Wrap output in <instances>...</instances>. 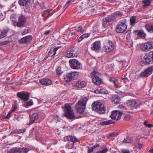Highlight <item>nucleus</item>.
Listing matches in <instances>:
<instances>
[{
    "label": "nucleus",
    "mask_w": 153,
    "mask_h": 153,
    "mask_svg": "<svg viewBox=\"0 0 153 153\" xmlns=\"http://www.w3.org/2000/svg\"><path fill=\"white\" fill-rule=\"evenodd\" d=\"M87 101V98L84 97L81 98L76 104V109L80 113H82L84 111Z\"/></svg>",
    "instance_id": "obj_1"
},
{
    "label": "nucleus",
    "mask_w": 153,
    "mask_h": 153,
    "mask_svg": "<svg viewBox=\"0 0 153 153\" xmlns=\"http://www.w3.org/2000/svg\"><path fill=\"white\" fill-rule=\"evenodd\" d=\"M92 106L93 109L98 114H102L105 112V108L104 105L100 102H94L92 104Z\"/></svg>",
    "instance_id": "obj_2"
},
{
    "label": "nucleus",
    "mask_w": 153,
    "mask_h": 153,
    "mask_svg": "<svg viewBox=\"0 0 153 153\" xmlns=\"http://www.w3.org/2000/svg\"><path fill=\"white\" fill-rule=\"evenodd\" d=\"M64 114L65 116L68 118L73 119L74 118L73 111L71 106L68 104H65L64 106Z\"/></svg>",
    "instance_id": "obj_3"
},
{
    "label": "nucleus",
    "mask_w": 153,
    "mask_h": 153,
    "mask_svg": "<svg viewBox=\"0 0 153 153\" xmlns=\"http://www.w3.org/2000/svg\"><path fill=\"white\" fill-rule=\"evenodd\" d=\"M126 20L124 19L121 21L118 24L116 28V32L118 33H121L124 32L127 29L126 24Z\"/></svg>",
    "instance_id": "obj_4"
},
{
    "label": "nucleus",
    "mask_w": 153,
    "mask_h": 153,
    "mask_svg": "<svg viewBox=\"0 0 153 153\" xmlns=\"http://www.w3.org/2000/svg\"><path fill=\"white\" fill-rule=\"evenodd\" d=\"M69 63L70 67L73 69H79L82 68V64L76 59H71L69 61Z\"/></svg>",
    "instance_id": "obj_5"
},
{
    "label": "nucleus",
    "mask_w": 153,
    "mask_h": 153,
    "mask_svg": "<svg viewBox=\"0 0 153 153\" xmlns=\"http://www.w3.org/2000/svg\"><path fill=\"white\" fill-rule=\"evenodd\" d=\"M141 103V101L138 100L132 99L128 100L127 104L130 108L133 109L139 107Z\"/></svg>",
    "instance_id": "obj_6"
},
{
    "label": "nucleus",
    "mask_w": 153,
    "mask_h": 153,
    "mask_svg": "<svg viewBox=\"0 0 153 153\" xmlns=\"http://www.w3.org/2000/svg\"><path fill=\"white\" fill-rule=\"evenodd\" d=\"M67 139L70 141L73 142L72 143H67L65 145V147L68 149H70L73 148L74 147V144L76 142H79V140L75 136H73L71 135L68 136L67 137Z\"/></svg>",
    "instance_id": "obj_7"
},
{
    "label": "nucleus",
    "mask_w": 153,
    "mask_h": 153,
    "mask_svg": "<svg viewBox=\"0 0 153 153\" xmlns=\"http://www.w3.org/2000/svg\"><path fill=\"white\" fill-rule=\"evenodd\" d=\"M150 52L147 54H146L143 59V61L140 62V64L141 65H144L147 64H149L153 61Z\"/></svg>",
    "instance_id": "obj_8"
},
{
    "label": "nucleus",
    "mask_w": 153,
    "mask_h": 153,
    "mask_svg": "<svg viewBox=\"0 0 153 153\" xmlns=\"http://www.w3.org/2000/svg\"><path fill=\"white\" fill-rule=\"evenodd\" d=\"M39 117L41 119H43L44 117V115L42 112L38 113H33L31 116L30 117V122L31 123H34L35 121L37 120Z\"/></svg>",
    "instance_id": "obj_9"
},
{
    "label": "nucleus",
    "mask_w": 153,
    "mask_h": 153,
    "mask_svg": "<svg viewBox=\"0 0 153 153\" xmlns=\"http://www.w3.org/2000/svg\"><path fill=\"white\" fill-rule=\"evenodd\" d=\"M123 113L118 110H114L112 111L110 117L113 120H119L121 117Z\"/></svg>",
    "instance_id": "obj_10"
},
{
    "label": "nucleus",
    "mask_w": 153,
    "mask_h": 153,
    "mask_svg": "<svg viewBox=\"0 0 153 153\" xmlns=\"http://www.w3.org/2000/svg\"><path fill=\"white\" fill-rule=\"evenodd\" d=\"M153 71V66H151L142 71L140 74V75L141 77H147L152 73Z\"/></svg>",
    "instance_id": "obj_11"
},
{
    "label": "nucleus",
    "mask_w": 153,
    "mask_h": 153,
    "mask_svg": "<svg viewBox=\"0 0 153 153\" xmlns=\"http://www.w3.org/2000/svg\"><path fill=\"white\" fill-rule=\"evenodd\" d=\"M26 21L25 17L23 16H20L18 19V22H15L14 23L15 25H16L17 27H20L24 25Z\"/></svg>",
    "instance_id": "obj_12"
},
{
    "label": "nucleus",
    "mask_w": 153,
    "mask_h": 153,
    "mask_svg": "<svg viewBox=\"0 0 153 153\" xmlns=\"http://www.w3.org/2000/svg\"><path fill=\"white\" fill-rule=\"evenodd\" d=\"M17 96L19 98L25 101L28 100L29 97V94L24 91L18 92Z\"/></svg>",
    "instance_id": "obj_13"
},
{
    "label": "nucleus",
    "mask_w": 153,
    "mask_h": 153,
    "mask_svg": "<svg viewBox=\"0 0 153 153\" xmlns=\"http://www.w3.org/2000/svg\"><path fill=\"white\" fill-rule=\"evenodd\" d=\"M91 49L94 51H98L101 49V42L100 41H96L92 43Z\"/></svg>",
    "instance_id": "obj_14"
},
{
    "label": "nucleus",
    "mask_w": 153,
    "mask_h": 153,
    "mask_svg": "<svg viewBox=\"0 0 153 153\" xmlns=\"http://www.w3.org/2000/svg\"><path fill=\"white\" fill-rule=\"evenodd\" d=\"M109 44L106 45H105L103 47V49L105 50V52L109 53L111 52L114 49V46L112 42L110 41H108Z\"/></svg>",
    "instance_id": "obj_15"
},
{
    "label": "nucleus",
    "mask_w": 153,
    "mask_h": 153,
    "mask_svg": "<svg viewBox=\"0 0 153 153\" xmlns=\"http://www.w3.org/2000/svg\"><path fill=\"white\" fill-rule=\"evenodd\" d=\"M32 37L31 36H28L22 38L19 41L20 43L28 44L32 40Z\"/></svg>",
    "instance_id": "obj_16"
},
{
    "label": "nucleus",
    "mask_w": 153,
    "mask_h": 153,
    "mask_svg": "<svg viewBox=\"0 0 153 153\" xmlns=\"http://www.w3.org/2000/svg\"><path fill=\"white\" fill-rule=\"evenodd\" d=\"M134 33L140 38L144 39L145 38L146 34L142 30H139L134 31Z\"/></svg>",
    "instance_id": "obj_17"
},
{
    "label": "nucleus",
    "mask_w": 153,
    "mask_h": 153,
    "mask_svg": "<svg viewBox=\"0 0 153 153\" xmlns=\"http://www.w3.org/2000/svg\"><path fill=\"white\" fill-rule=\"evenodd\" d=\"M40 82L42 85H49L52 84V81L50 79L46 78L40 80Z\"/></svg>",
    "instance_id": "obj_18"
},
{
    "label": "nucleus",
    "mask_w": 153,
    "mask_h": 153,
    "mask_svg": "<svg viewBox=\"0 0 153 153\" xmlns=\"http://www.w3.org/2000/svg\"><path fill=\"white\" fill-rule=\"evenodd\" d=\"M101 75V73L95 70H94L91 74V76L92 79L96 78V77L100 78Z\"/></svg>",
    "instance_id": "obj_19"
},
{
    "label": "nucleus",
    "mask_w": 153,
    "mask_h": 153,
    "mask_svg": "<svg viewBox=\"0 0 153 153\" xmlns=\"http://www.w3.org/2000/svg\"><path fill=\"white\" fill-rule=\"evenodd\" d=\"M112 102L114 104H117L120 103V98L117 95H112L111 96Z\"/></svg>",
    "instance_id": "obj_20"
},
{
    "label": "nucleus",
    "mask_w": 153,
    "mask_h": 153,
    "mask_svg": "<svg viewBox=\"0 0 153 153\" xmlns=\"http://www.w3.org/2000/svg\"><path fill=\"white\" fill-rule=\"evenodd\" d=\"M145 27L147 31L150 33L153 32V24L149 23L146 25Z\"/></svg>",
    "instance_id": "obj_21"
},
{
    "label": "nucleus",
    "mask_w": 153,
    "mask_h": 153,
    "mask_svg": "<svg viewBox=\"0 0 153 153\" xmlns=\"http://www.w3.org/2000/svg\"><path fill=\"white\" fill-rule=\"evenodd\" d=\"M30 0H19V3L21 6H27L30 4Z\"/></svg>",
    "instance_id": "obj_22"
},
{
    "label": "nucleus",
    "mask_w": 153,
    "mask_h": 153,
    "mask_svg": "<svg viewBox=\"0 0 153 153\" xmlns=\"http://www.w3.org/2000/svg\"><path fill=\"white\" fill-rule=\"evenodd\" d=\"M86 85V83L84 81H78L76 82V85L79 88H82L85 87Z\"/></svg>",
    "instance_id": "obj_23"
},
{
    "label": "nucleus",
    "mask_w": 153,
    "mask_h": 153,
    "mask_svg": "<svg viewBox=\"0 0 153 153\" xmlns=\"http://www.w3.org/2000/svg\"><path fill=\"white\" fill-rule=\"evenodd\" d=\"M63 79H64L65 81L67 82H70L72 80L69 73H66L63 76Z\"/></svg>",
    "instance_id": "obj_24"
},
{
    "label": "nucleus",
    "mask_w": 153,
    "mask_h": 153,
    "mask_svg": "<svg viewBox=\"0 0 153 153\" xmlns=\"http://www.w3.org/2000/svg\"><path fill=\"white\" fill-rule=\"evenodd\" d=\"M8 31L7 29H4L0 30V39L3 38L6 36V34Z\"/></svg>",
    "instance_id": "obj_25"
},
{
    "label": "nucleus",
    "mask_w": 153,
    "mask_h": 153,
    "mask_svg": "<svg viewBox=\"0 0 153 153\" xmlns=\"http://www.w3.org/2000/svg\"><path fill=\"white\" fill-rule=\"evenodd\" d=\"M108 21L110 22H114L116 20V17L113 14L111 15L108 16L106 17Z\"/></svg>",
    "instance_id": "obj_26"
},
{
    "label": "nucleus",
    "mask_w": 153,
    "mask_h": 153,
    "mask_svg": "<svg viewBox=\"0 0 153 153\" xmlns=\"http://www.w3.org/2000/svg\"><path fill=\"white\" fill-rule=\"evenodd\" d=\"M93 82L95 85H100L102 82V80L100 78H97L92 79Z\"/></svg>",
    "instance_id": "obj_27"
},
{
    "label": "nucleus",
    "mask_w": 153,
    "mask_h": 153,
    "mask_svg": "<svg viewBox=\"0 0 153 153\" xmlns=\"http://www.w3.org/2000/svg\"><path fill=\"white\" fill-rule=\"evenodd\" d=\"M114 122L111 120H106L100 123V125L103 126L113 123Z\"/></svg>",
    "instance_id": "obj_28"
},
{
    "label": "nucleus",
    "mask_w": 153,
    "mask_h": 153,
    "mask_svg": "<svg viewBox=\"0 0 153 153\" xmlns=\"http://www.w3.org/2000/svg\"><path fill=\"white\" fill-rule=\"evenodd\" d=\"M133 139L132 137H126L125 138L123 141L124 143H131L133 142Z\"/></svg>",
    "instance_id": "obj_29"
},
{
    "label": "nucleus",
    "mask_w": 153,
    "mask_h": 153,
    "mask_svg": "<svg viewBox=\"0 0 153 153\" xmlns=\"http://www.w3.org/2000/svg\"><path fill=\"white\" fill-rule=\"evenodd\" d=\"M90 35V33H85L81 36L78 39V42H80L82 41L84 38L89 37Z\"/></svg>",
    "instance_id": "obj_30"
},
{
    "label": "nucleus",
    "mask_w": 153,
    "mask_h": 153,
    "mask_svg": "<svg viewBox=\"0 0 153 153\" xmlns=\"http://www.w3.org/2000/svg\"><path fill=\"white\" fill-rule=\"evenodd\" d=\"M19 153H27L29 151V149L26 147H19Z\"/></svg>",
    "instance_id": "obj_31"
},
{
    "label": "nucleus",
    "mask_w": 153,
    "mask_h": 153,
    "mask_svg": "<svg viewBox=\"0 0 153 153\" xmlns=\"http://www.w3.org/2000/svg\"><path fill=\"white\" fill-rule=\"evenodd\" d=\"M25 131V129H16L11 131L10 134L11 135L14 134H20L24 132Z\"/></svg>",
    "instance_id": "obj_32"
},
{
    "label": "nucleus",
    "mask_w": 153,
    "mask_h": 153,
    "mask_svg": "<svg viewBox=\"0 0 153 153\" xmlns=\"http://www.w3.org/2000/svg\"><path fill=\"white\" fill-rule=\"evenodd\" d=\"M109 22L106 17L102 19V24L104 28H106L108 26Z\"/></svg>",
    "instance_id": "obj_33"
},
{
    "label": "nucleus",
    "mask_w": 153,
    "mask_h": 153,
    "mask_svg": "<svg viewBox=\"0 0 153 153\" xmlns=\"http://www.w3.org/2000/svg\"><path fill=\"white\" fill-rule=\"evenodd\" d=\"M69 73L71 75L72 80L77 78L78 76V73L76 71L71 72Z\"/></svg>",
    "instance_id": "obj_34"
},
{
    "label": "nucleus",
    "mask_w": 153,
    "mask_h": 153,
    "mask_svg": "<svg viewBox=\"0 0 153 153\" xmlns=\"http://www.w3.org/2000/svg\"><path fill=\"white\" fill-rule=\"evenodd\" d=\"M95 91V92H96V91L98 92L99 93L102 94H107L108 93V91L104 88L100 89L98 90Z\"/></svg>",
    "instance_id": "obj_35"
},
{
    "label": "nucleus",
    "mask_w": 153,
    "mask_h": 153,
    "mask_svg": "<svg viewBox=\"0 0 153 153\" xmlns=\"http://www.w3.org/2000/svg\"><path fill=\"white\" fill-rule=\"evenodd\" d=\"M7 153H19V148L15 147L11 149Z\"/></svg>",
    "instance_id": "obj_36"
},
{
    "label": "nucleus",
    "mask_w": 153,
    "mask_h": 153,
    "mask_svg": "<svg viewBox=\"0 0 153 153\" xmlns=\"http://www.w3.org/2000/svg\"><path fill=\"white\" fill-rule=\"evenodd\" d=\"M65 56L68 58H71L75 56V54H74L72 51H68L66 52L65 54Z\"/></svg>",
    "instance_id": "obj_37"
},
{
    "label": "nucleus",
    "mask_w": 153,
    "mask_h": 153,
    "mask_svg": "<svg viewBox=\"0 0 153 153\" xmlns=\"http://www.w3.org/2000/svg\"><path fill=\"white\" fill-rule=\"evenodd\" d=\"M130 25L132 26L134 25L136 23V19L135 17L134 16L131 17L130 19Z\"/></svg>",
    "instance_id": "obj_38"
},
{
    "label": "nucleus",
    "mask_w": 153,
    "mask_h": 153,
    "mask_svg": "<svg viewBox=\"0 0 153 153\" xmlns=\"http://www.w3.org/2000/svg\"><path fill=\"white\" fill-rule=\"evenodd\" d=\"M76 31L77 32L82 33L85 32V29L82 26H79L76 29Z\"/></svg>",
    "instance_id": "obj_39"
},
{
    "label": "nucleus",
    "mask_w": 153,
    "mask_h": 153,
    "mask_svg": "<svg viewBox=\"0 0 153 153\" xmlns=\"http://www.w3.org/2000/svg\"><path fill=\"white\" fill-rule=\"evenodd\" d=\"M118 135L117 131L114 132H113L110 133L107 137L108 138H110L114 137H116Z\"/></svg>",
    "instance_id": "obj_40"
},
{
    "label": "nucleus",
    "mask_w": 153,
    "mask_h": 153,
    "mask_svg": "<svg viewBox=\"0 0 153 153\" xmlns=\"http://www.w3.org/2000/svg\"><path fill=\"white\" fill-rule=\"evenodd\" d=\"M140 48L143 51L148 50V47H147V42L142 43L141 45Z\"/></svg>",
    "instance_id": "obj_41"
},
{
    "label": "nucleus",
    "mask_w": 153,
    "mask_h": 153,
    "mask_svg": "<svg viewBox=\"0 0 153 153\" xmlns=\"http://www.w3.org/2000/svg\"><path fill=\"white\" fill-rule=\"evenodd\" d=\"M110 81L114 84L116 87L117 88L118 87V81L117 79H110Z\"/></svg>",
    "instance_id": "obj_42"
},
{
    "label": "nucleus",
    "mask_w": 153,
    "mask_h": 153,
    "mask_svg": "<svg viewBox=\"0 0 153 153\" xmlns=\"http://www.w3.org/2000/svg\"><path fill=\"white\" fill-rule=\"evenodd\" d=\"M117 18V17L121 16L123 15V13L120 11H117L113 13Z\"/></svg>",
    "instance_id": "obj_43"
},
{
    "label": "nucleus",
    "mask_w": 153,
    "mask_h": 153,
    "mask_svg": "<svg viewBox=\"0 0 153 153\" xmlns=\"http://www.w3.org/2000/svg\"><path fill=\"white\" fill-rule=\"evenodd\" d=\"M142 3L144 4V7L149 6L151 3L149 0H144L142 1Z\"/></svg>",
    "instance_id": "obj_44"
},
{
    "label": "nucleus",
    "mask_w": 153,
    "mask_h": 153,
    "mask_svg": "<svg viewBox=\"0 0 153 153\" xmlns=\"http://www.w3.org/2000/svg\"><path fill=\"white\" fill-rule=\"evenodd\" d=\"M56 72L57 74L60 75L63 73V71H62L61 68L60 67H58L56 69Z\"/></svg>",
    "instance_id": "obj_45"
},
{
    "label": "nucleus",
    "mask_w": 153,
    "mask_h": 153,
    "mask_svg": "<svg viewBox=\"0 0 153 153\" xmlns=\"http://www.w3.org/2000/svg\"><path fill=\"white\" fill-rule=\"evenodd\" d=\"M148 50L153 48V42H147Z\"/></svg>",
    "instance_id": "obj_46"
},
{
    "label": "nucleus",
    "mask_w": 153,
    "mask_h": 153,
    "mask_svg": "<svg viewBox=\"0 0 153 153\" xmlns=\"http://www.w3.org/2000/svg\"><path fill=\"white\" fill-rule=\"evenodd\" d=\"M108 150V148L105 147L101 151L97 152V153H106Z\"/></svg>",
    "instance_id": "obj_47"
},
{
    "label": "nucleus",
    "mask_w": 153,
    "mask_h": 153,
    "mask_svg": "<svg viewBox=\"0 0 153 153\" xmlns=\"http://www.w3.org/2000/svg\"><path fill=\"white\" fill-rule=\"evenodd\" d=\"M144 125L146 126H147L149 128H151L153 126V125L151 124H148V121L145 120L144 122Z\"/></svg>",
    "instance_id": "obj_48"
},
{
    "label": "nucleus",
    "mask_w": 153,
    "mask_h": 153,
    "mask_svg": "<svg viewBox=\"0 0 153 153\" xmlns=\"http://www.w3.org/2000/svg\"><path fill=\"white\" fill-rule=\"evenodd\" d=\"M131 116L130 114H126L124 117V120H128L131 119Z\"/></svg>",
    "instance_id": "obj_49"
},
{
    "label": "nucleus",
    "mask_w": 153,
    "mask_h": 153,
    "mask_svg": "<svg viewBox=\"0 0 153 153\" xmlns=\"http://www.w3.org/2000/svg\"><path fill=\"white\" fill-rule=\"evenodd\" d=\"M54 49H51L48 52V54L51 56H53L54 55H53V53H54Z\"/></svg>",
    "instance_id": "obj_50"
},
{
    "label": "nucleus",
    "mask_w": 153,
    "mask_h": 153,
    "mask_svg": "<svg viewBox=\"0 0 153 153\" xmlns=\"http://www.w3.org/2000/svg\"><path fill=\"white\" fill-rule=\"evenodd\" d=\"M38 101L39 103H45L47 102V100L46 99H42V98H40V99L38 100Z\"/></svg>",
    "instance_id": "obj_51"
},
{
    "label": "nucleus",
    "mask_w": 153,
    "mask_h": 153,
    "mask_svg": "<svg viewBox=\"0 0 153 153\" xmlns=\"http://www.w3.org/2000/svg\"><path fill=\"white\" fill-rule=\"evenodd\" d=\"M75 0H68L66 3V4H65V7H67L69 6V4L71 2H74V1Z\"/></svg>",
    "instance_id": "obj_52"
},
{
    "label": "nucleus",
    "mask_w": 153,
    "mask_h": 153,
    "mask_svg": "<svg viewBox=\"0 0 153 153\" xmlns=\"http://www.w3.org/2000/svg\"><path fill=\"white\" fill-rule=\"evenodd\" d=\"M123 153H130L129 150L125 149H123L121 150Z\"/></svg>",
    "instance_id": "obj_53"
},
{
    "label": "nucleus",
    "mask_w": 153,
    "mask_h": 153,
    "mask_svg": "<svg viewBox=\"0 0 153 153\" xmlns=\"http://www.w3.org/2000/svg\"><path fill=\"white\" fill-rule=\"evenodd\" d=\"M33 103L32 101L31 100H30L29 102L26 103V105L27 106H31L33 105Z\"/></svg>",
    "instance_id": "obj_54"
},
{
    "label": "nucleus",
    "mask_w": 153,
    "mask_h": 153,
    "mask_svg": "<svg viewBox=\"0 0 153 153\" xmlns=\"http://www.w3.org/2000/svg\"><path fill=\"white\" fill-rule=\"evenodd\" d=\"M12 113H11V112L10 111L9 112L8 114H7V115L6 116V118H7V119H8L10 117H11V114Z\"/></svg>",
    "instance_id": "obj_55"
},
{
    "label": "nucleus",
    "mask_w": 153,
    "mask_h": 153,
    "mask_svg": "<svg viewBox=\"0 0 153 153\" xmlns=\"http://www.w3.org/2000/svg\"><path fill=\"white\" fill-rule=\"evenodd\" d=\"M94 149L92 148V147L89 148L88 149V153H91L94 150Z\"/></svg>",
    "instance_id": "obj_56"
},
{
    "label": "nucleus",
    "mask_w": 153,
    "mask_h": 153,
    "mask_svg": "<svg viewBox=\"0 0 153 153\" xmlns=\"http://www.w3.org/2000/svg\"><path fill=\"white\" fill-rule=\"evenodd\" d=\"M52 10V9H49L46 10L44 11V14H46V13H49Z\"/></svg>",
    "instance_id": "obj_57"
},
{
    "label": "nucleus",
    "mask_w": 153,
    "mask_h": 153,
    "mask_svg": "<svg viewBox=\"0 0 153 153\" xmlns=\"http://www.w3.org/2000/svg\"><path fill=\"white\" fill-rule=\"evenodd\" d=\"M16 15L15 14H12L10 16L11 19H14L16 17Z\"/></svg>",
    "instance_id": "obj_58"
},
{
    "label": "nucleus",
    "mask_w": 153,
    "mask_h": 153,
    "mask_svg": "<svg viewBox=\"0 0 153 153\" xmlns=\"http://www.w3.org/2000/svg\"><path fill=\"white\" fill-rule=\"evenodd\" d=\"M60 48V47H57L53 49L54 50V53H53V55H55L56 54V51H57V50L58 49Z\"/></svg>",
    "instance_id": "obj_59"
},
{
    "label": "nucleus",
    "mask_w": 153,
    "mask_h": 153,
    "mask_svg": "<svg viewBox=\"0 0 153 153\" xmlns=\"http://www.w3.org/2000/svg\"><path fill=\"white\" fill-rule=\"evenodd\" d=\"M51 32V31L50 30H47L44 32V34L45 35H47L50 33Z\"/></svg>",
    "instance_id": "obj_60"
},
{
    "label": "nucleus",
    "mask_w": 153,
    "mask_h": 153,
    "mask_svg": "<svg viewBox=\"0 0 153 153\" xmlns=\"http://www.w3.org/2000/svg\"><path fill=\"white\" fill-rule=\"evenodd\" d=\"M4 19V17L2 13H0V19L1 20H3Z\"/></svg>",
    "instance_id": "obj_61"
},
{
    "label": "nucleus",
    "mask_w": 153,
    "mask_h": 153,
    "mask_svg": "<svg viewBox=\"0 0 153 153\" xmlns=\"http://www.w3.org/2000/svg\"><path fill=\"white\" fill-rule=\"evenodd\" d=\"M16 109V108L15 106H13L12 107V110L10 111L11 113H12L13 112H14V111H15V110Z\"/></svg>",
    "instance_id": "obj_62"
},
{
    "label": "nucleus",
    "mask_w": 153,
    "mask_h": 153,
    "mask_svg": "<svg viewBox=\"0 0 153 153\" xmlns=\"http://www.w3.org/2000/svg\"><path fill=\"white\" fill-rule=\"evenodd\" d=\"M99 145H100L99 144H97L92 147L94 149L95 148H97L98 147H99Z\"/></svg>",
    "instance_id": "obj_63"
},
{
    "label": "nucleus",
    "mask_w": 153,
    "mask_h": 153,
    "mask_svg": "<svg viewBox=\"0 0 153 153\" xmlns=\"http://www.w3.org/2000/svg\"><path fill=\"white\" fill-rule=\"evenodd\" d=\"M143 146L142 144L138 143V148L140 149Z\"/></svg>",
    "instance_id": "obj_64"
}]
</instances>
